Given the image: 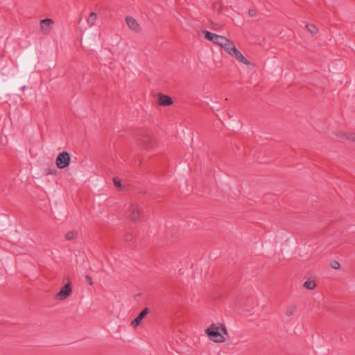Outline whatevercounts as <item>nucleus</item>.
<instances>
[{"mask_svg":"<svg viewBox=\"0 0 355 355\" xmlns=\"http://www.w3.org/2000/svg\"><path fill=\"white\" fill-rule=\"evenodd\" d=\"M205 333L211 341L223 343L225 340V335H227V330L221 323H212L205 330Z\"/></svg>","mask_w":355,"mask_h":355,"instance_id":"nucleus-1","label":"nucleus"},{"mask_svg":"<svg viewBox=\"0 0 355 355\" xmlns=\"http://www.w3.org/2000/svg\"><path fill=\"white\" fill-rule=\"evenodd\" d=\"M135 137L138 145L144 149L149 150L155 146V138L148 130L141 129L137 130L135 134Z\"/></svg>","mask_w":355,"mask_h":355,"instance_id":"nucleus-2","label":"nucleus"},{"mask_svg":"<svg viewBox=\"0 0 355 355\" xmlns=\"http://www.w3.org/2000/svg\"><path fill=\"white\" fill-rule=\"evenodd\" d=\"M70 162V154L67 151H62L57 156L55 164L58 168L63 169L69 165Z\"/></svg>","mask_w":355,"mask_h":355,"instance_id":"nucleus-3","label":"nucleus"},{"mask_svg":"<svg viewBox=\"0 0 355 355\" xmlns=\"http://www.w3.org/2000/svg\"><path fill=\"white\" fill-rule=\"evenodd\" d=\"M202 33L204 34L205 37L207 40L212 42L214 44H217L220 46L223 44V42H227V38L226 37L216 35L209 31L204 30L202 31Z\"/></svg>","mask_w":355,"mask_h":355,"instance_id":"nucleus-4","label":"nucleus"},{"mask_svg":"<svg viewBox=\"0 0 355 355\" xmlns=\"http://www.w3.org/2000/svg\"><path fill=\"white\" fill-rule=\"evenodd\" d=\"M72 293L71 282H68L64 284L56 294L55 298L59 300H64L67 299Z\"/></svg>","mask_w":355,"mask_h":355,"instance_id":"nucleus-5","label":"nucleus"},{"mask_svg":"<svg viewBox=\"0 0 355 355\" xmlns=\"http://www.w3.org/2000/svg\"><path fill=\"white\" fill-rule=\"evenodd\" d=\"M125 20L129 28L132 31L135 33H140L141 31V28L135 19L132 17L127 16Z\"/></svg>","mask_w":355,"mask_h":355,"instance_id":"nucleus-6","label":"nucleus"},{"mask_svg":"<svg viewBox=\"0 0 355 355\" xmlns=\"http://www.w3.org/2000/svg\"><path fill=\"white\" fill-rule=\"evenodd\" d=\"M54 21L52 19L46 18L40 21V28L44 35H48L51 32V25Z\"/></svg>","mask_w":355,"mask_h":355,"instance_id":"nucleus-7","label":"nucleus"},{"mask_svg":"<svg viewBox=\"0 0 355 355\" xmlns=\"http://www.w3.org/2000/svg\"><path fill=\"white\" fill-rule=\"evenodd\" d=\"M150 313V309L148 307L144 308L138 315L131 322V325L134 327H138L143 319Z\"/></svg>","mask_w":355,"mask_h":355,"instance_id":"nucleus-8","label":"nucleus"},{"mask_svg":"<svg viewBox=\"0 0 355 355\" xmlns=\"http://www.w3.org/2000/svg\"><path fill=\"white\" fill-rule=\"evenodd\" d=\"M158 104L161 106H169L173 103V99L168 95L159 93L157 96Z\"/></svg>","mask_w":355,"mask_h":355,"instance_id":"nucleus-9","label":"nucleus"},{"mask_svg":"<svg viewBox=\"0 0 355 355\" xmlns=\"http://www.w3.org/2000/svg\"><path fill=\"white\" fill-rule=\"evenodd\" d=\"M231 56H233L236 51V47L234 42L227 39V42H225L220 46Z\"/></svg>","mask_w":355,"mask_h":355,"instance_id":"nucleus-10","label":"nucleus"},{"mask_svg":"<svg viewBox=\"0 0 355 355\" xmlns=\"http://www.w3.org/2000/svg\"><path fill=\"white\" fill-rule=\"evenodd\" d=\"M232 57H234L236 60L246 65L250 64V61L238 49H236Z\"/></svg>","mask_w":355,"mask_h":355,"instance_id":"nucleus-11","label":"nucleus"},{"mask_svg":"<svg viewBox=\"0 0 355 355\" xmlns=\"http://www.w3.org/2000/svg\"><path fill=\"white\" fill-rule=\"evenodd\" d=\"M96 18H97V15L96 12H92L89 14L88 18L87 19V21L88 23V24L90 26H92L95 24V22H96Z\"/></svg>","mask_w":355,"mask_h":355,"instance_id":"nucleus-12","label":"nucleus"},{"mask_svg":"<svg viewBox=\"0 0 355 355\" xmlns=\"http://www.w3.org/2000/svg\"><path fill=\"white\" fill-rule=\"evenodd\" d=\"M139 210L138 209H134L130 214V219L133 222H136L139 219Z\"/></svg>","mask_w":355,"mask_h":355,"instance_id":"nucleus-13","label":"nucleus"},{"mask_svg":"<svg viewBox=\"0 0 355 355\" xmlns=\"http://www.w3.org/2000/svg\"><path fill=\"white\" fill-rule=\"evenodd\" d=\"M78 237V232L76 230L70 231L65 235V239L69 241H72Z\"/></svg>","mask_w":355,"mask_h":355,"instance_id":"nucleus-14","label":"nucleus"},{"mask_svg":"<svg viewBox=\"0 0 355 355\" xmlns=\"http://www.w3.org/2000/svg\"><path fill=\"white\" fill-rule=\"evenodd\" d=\"M316 286L313 280L308 279L304 283V287L309 290H313Z\"/></svg>","mask_w":355,"mask_h":355,"instance_id":"nucleus-15","label":"nucleus"},{"mask_svg":"<svg viewBox=\"0 0 355 355\" xmlns=\"http://www.w3.org/2000/svg\"><path fill=\"white\" fill-rule=\"evenodd\" d=\"M306 28H307V30L312 34V35H314V34H316L318 33V28L316 26H315L314 24H307L306 25Z\"/></svg>","mask_w":355,"mask_h":355,"instance_id":"nucleus-16","label":"nucleus"},{"mask_svg":"<svg viewBox=\"0 0 355 355\" xmlns=\"http://www.w3.org/2000/svg\"><path fill=\"white\" fill-rule=\"evenodd\" d=\"M296 310H297V306L295 305H291L287 309L286 314L288 317L291 316L292 315L294 314V313L296 311Z\"/></svg>","mask_w":355,"mask_h":355,"instance_id":"nucleus-17","label":"nucleus"},{"mask_svg":"<svg viewBox=\"0 0 355 355\" xmlns=\"http://www.w3.org/2000/svg\"><path fill=\"white\" fill-rule=\"evenodd\" d=\"M113 182L116 187L121 189L122 187V184L121 183V180L118 177H114L113 178Z\"/></svg>","mask_w":355,"mask_h":355,"instance_id":"nucleus-18","label":"nucleus"},{"mask_svg":"<svg viewBox=\"0 0 355 355\" xmlns=\"http://www.w3.org/2000/svg\"><path fill=\"white\" fill-rule=\"evenodd\" d=\"M57 172H58V171L55 168H53V169L48 168V169H45V171H44V173L46 175H56Z\"/></svg>","mask_w":355,"mask_h":355,"instance_id":"nucleus-19","label":"nucleus"},{"mask_svg":"<svg viewBox=\"0 0 355 355\" xmlns=\"http://www.w3.org/2000/svg\"><path fill=\"white\" fill-rule=\"evenodd\" d=\"M213 30H218L221 28V26L218 24L214 23L213 21H209Z\"/></svg>","mask_w":355,"mask_h":355,"instance_id":"nucleus-20","label":"nucleus"},{"mask_svg":"<svg viewBox=\"0 0 355 355\" xmlns=\"http://www.w3.org/2000/svg\"><path fill=\"white\" fill-rule=\"evenodd\" d=\"M331 268H333L334 269H336V270H337V269L340 268V263H339L338 261H332L331 262Z\"/></svg>","mask_w":355,"mask_h":355,"instance_id":"nucleus-21","label":"nucleus"},{"mask_svg":"<svg viewBox=\"0 0 355 355\" xmlns=\"http://www.w3.org/2000/svg\"><path fill=\"white\" fill-rule=\"evenodd\" d=\"M346 139L354 141H355V134L354 133H349L346 135Z\"/></svg>","mask_w":355,"mask_h":355,"instance_id":"nucleus-22","label":"nucleus"},{"mask_svg":"<svg viewBox=\"0 0 355 355\" xmlns=\"http://www.w3.org/2000/svg\"><path fill=\"white\" fill-rule=\"evenodd\" d=\"M132 240V235L130 233H127L125 235V241L126 242H129L130 241Z\"/></svg>","mask_w":355,"mask_h":355,"instance_id":"nucleus-23","label":"nucleus"},{"mask_svg":"<svg viewBox=\"0 0 355 355\" xmlns=\"http://www.w3.org/2000/svg\"><path fill=\"white\" fill-rule=\"evenodd\" d=\"M248 14H249L250 16L253 17V16H254L256 15V11L254 10H253V9H250L248 10Z\"/></svg>","mask_w":355,"mask_h":355,"instance_id":"nucleus-24","label":"nucleus"},{"mask_svg":"<svg viewBox=\"0 0 355 355\" xmlns=\"http://www.w3.org/2000/svg\"><path fill=\"white\" fill-rule=\"evenodd\" d=\"M85 278L90 285L93 284L92 279L89 275H87Z\"/></svg>","mask_w":355,"mask_h":355,"instance_id":"nucleus-25","label":"nucleus"},{"mask_svg":"<svg viewBox=\"0 0 355 355\" xmlns=\"http://www.w3.org/2000/svg\"><path fill=\"white\" fill-rule=\"evenodd\" d=\"M218 12H221V8H218Z\"/></svg>","mask_w":355,"mask_h":355,"instance_id":"nucleus-26","label":"nucleus"}]
</instances>
